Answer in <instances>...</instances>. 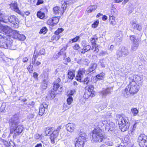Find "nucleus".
Here are the masks:
<instances>
[{
	"label": "nucleus",
	"instance_id": "nucleus-3",
	"mask_svg": "<svg viewBox=\"0 0 147 147\" xmlns=\"http://www.w3.org/2000/svg\"><path fill=\"white\" fill-rule=\"evenodd\" d=\"M92 140L95 142L102 141L104 137L102 130L99 127L95 129L92 131Z\"/></svg>",
	"mask_w": 147,
	"mask_h": 147
},
{
	"label": "nucleus",
	"instance_id": "nucleus-38",
	"mask_svg": "<svg viewBox=\"0 0 147 147\" xmlns=\"http://www.w3.org/2000/svg\"><path fill=\"white\" fill-rule=\"evenodd\" d=\"M37 16L38 18L42 19L45 16V13L40 11H38L37 13Z\"/></svg>",
	"mask_w": 147,
	"mask_h": 147
},
{
	"label": "nucleus",
	"instance_id": "nucleus-37",
	"mask_svg": "<svg viewBox=\"0 0 147 147\" xmlns=\"http://www.w3.org/2000/svg\"><path fill=\"white\" fill-rule=\"evenodd\" d=\"M105 74L102 72L97 75L96 76V77L99 80H103L105 77Z\"/></svg>",
	"mask_w": 147,
	"mask_h": 147
},
{
	"label": "nucleus",
	"instance_id": "nucleus-52",
	"mask_svg": "<svg viewBox=\"0 0 147 147\" xmlns=\"http://www.w3.org/2000/svg\"><path fill=\"white\" fill-rule=\"evenodd\" d=\"M92 50H94V51L96 52H98L99 51L98 47H96V45H94L92 46Z\"/></svg>",
	"mask_w": 147,
	"mask_h": 147
},
{
	"label": "nucleus",
	"instance_id": "nucleus-24",
	"mask_svg": "<svg viewBox=\"0 0 147 147\" xmlns=\"http://www.w3.org/2000/svg\"><path fill=\"white\" fill-rule=\"evenodd\" d=\"M113 91L112 88H108L106 90H103L101 92V94L104 96L110 93Z\"/></svg>",
	"mask_w": 147,
	"mask_h": 147
},
{
	"label": "nucleus",
	"instance_id": "nucleus-40",
	"mask_svg": "<svg viewBox=\"0 0 147 147\" xmlns=\"http://www.w3.org/2000/svg\"><path fill=\"white\" fill-rule=\"evenodd\" d=\"M97 66V64L96 63H93L91 65L90 67L89 68V71L92 72L96 68Z\"/></svg>",
	"mask_w": 147,
	"mask_h": 147
},
{
	"label": "nucleus",
	"instance_id": "nucleus-28",
	"mask_svg": "<svg viewBox=\"0 0 147 147\" xmlns=\"http://www.w3.org/2000/svg\"><path fill=\"white\" fill-rule=\"evenodd\" d=\"M73 3V1H72V0H71L69 1H67L66 2H64L62 5V9H63V11H62V13H64V11L66 9L67 4H68L69 3L72 4Z\"/></svg>",
	"mask_w": 147,
	"mask_h": 147
},
{
	"label": "nucleus",
	"instance_id": "nucleus-15",
	"mask_svg": "<svg viewBox=\"0 0 147 147\" xmlns=\"http://www.w3.org/2000/svg\"><path fill=\"white\" fill-rule=\"evenodd\" d=\"M84 140L81 139L77 138L75 140V143L76 147H83L84 146Z\"/></svg>",
	"mask_w": 147,
	"mask_h": 147
},
{
	"label": "nucleus",
	"instance_id": "nucleus-45",
	"mask_svg": "<svg viewBox=\"0 0 147 147\" xmlns=\"http://www.w3.org/2000/svg\"><path fill=\"white\" fill-rule=\"evenodd\" d=\"M47 28L45 27H43L40 30L39 33L45 34L47 32Z\"/></svg>",
	"mask_w": 147,
	"mask_h": 147
},
{
	"label": "nucleus",
	"instance_id": "nucleus-56",
	"mask_svg": "<svg viewBox=\"0 0 147 147\" xmlns=\"http://www.w3.org/2000/svg\"><path fill=\"white\" fill-rule=\"evenodd\" d=\"M42 135H40L38 134H36L35 136L34 137L35 139H40L42 138Z\"/></svg>",
	"mask_w": 147,
	"mask_h": 147
},
{
	"label": "nucleus",
	"instance_id": "nucleus-4",
	"mask_svg": "<svg viewBox=\"0 0 147 147\" xmlns=\"http://www.w3.org/2000/svg\"><path fill=\"white\" fill-rule=\"evenodd\" d=\"M139 89V86L134 82L130 83L125 89V91L128 95L129 93L134 94L137 93Z\"/></svg>",
	"mask_w": 147,
	"mask_h": 147
},
{
	"label": "nucleus",
	"instance_id": "nucleus-21",
	"mask_svg": "<svg viewBox=\"0 0 147 147\" xmlns=\"http://www.w3.org/2000/svg\"><path fill=\"white\" fill-rule=\"evenodd\" d=\"M9 5L10 8L12 10H14L18 13L20 12V11L17 7V5L16 2H15L13 3L12 2Z\"/></svg>",
	"mask_w": 147,
	"mask_h": 147
},
{
	"label": "nucleus",
	"instance_id": "nucleus-13",
	"mask_svg": "<svg viewBox=\"0 0 147 147\" xmlns=\"http://www.w3.org/2000/svg\"><path fill=\"white\" fill-rule=\"evenodd\" d=\"M59 21V18L57 17H54L49 19L47 21V24L51 26H55Z\"/></svg>",
	"mask_w": 147,
	"mask_h": 147
},
{
	"label": "nucleus",
	"instance_id": "nucleus-48",
	"mask_svg": "<svg viewBox=\"0 0 147 147\" xmlns=\"http://www.w3.org/2000/svg\"><path fill=\"white\" fill-rule=\"evenodd\" d=\"M47 84L45 80L43 81V83L41 85V88L43 89H45L47 88Z\"/></svg>",
	"mask_w": 147,
	"mask_h": 147
},
{
	"label": "nucleus",
	"instance_id": "nucleus-12",
	"mask_svg": "<svg viewBox=\"0 0 147 147\" xmlns=\"http://www.w3.org/2000/svg\"><path fill=\"white\" fill-rule=\"evenodd\" d=\"M66 49V47H65L63 48L59 52L53 55V59L54 60L57 59L61 56H62L63 58L65 57H66V53L65 51Z\"/></svg>",
	"mask_w": 147,
	"mask_h": 147
},
{
	"label": "nucleus",
	"instance_id": "nucleus-2",
	"mask_svg": "<svg viewBox=\"0 0 147 147\" xmlns=\"http://www.w3.org/2000/svg\"><path fill=\"white\" fill-rule=\"evenodd\" d=\"M61 126H58L56 130L53 131L52 134L51 129L47 127L46 128L45 134L46 136H47L50 135V138L51 142L52 144H54L55 140H56V138L59 132L61 129Z\"/></svg>",
	"mask_w": 147,
	"mask_h": 147
},
{
	"label": "nucleus",
	"instance_id": "nucleus-51",
	"mask_svg": "<svg viewBox=\"0 0 147 147\" xmlns=\"http://www.w3.org/2000/svg\"><path fill=\"white\" fill-rule=\"evenodd\" d=\"M135 77V81L138 83L140 82L142 79V78L139 76H136Z\"/></svg>",
	"mask_w": 147,
	"mask_h": 147
},
{
	"label": "nucleus",
	"instance_id": "nucleus-41",
	"mask_svg": "<svg viewBox=\"0 0 147 147\" xmlns=\"http://www.w3.org/2000/svg\"><path fill=\"white\" fill-rule=\"evenodd\" d=\"M4 17L3 18L2 22L5 23H7L9 22V20H8V16L6 15V14H4Z\"/></svg>",
	"mask_w": 147,
	"mask_h": 147
},
{
	"label": "nucleus",
	"instance_id": "nucleus-18",
	"mask_svg": "<svg viewBox=\"0 0 147 147\" xmlns=\"http://www.w3.org/2000/svg\"><path fill=\"white\" fill-rule=\"evenodd\" d=\"M1 29L2 31L7 34H11L12 30L11 28L7 26H1Z\"/></svg>",
	"mask_w": 147,
	"mask_h": 147
},
{
	"label": "nucleus",
	"instance_id": "nucleus-49",
	"mask_svg": "<svg viewBox=\"0 0 147 147\" xmlns=\"http://www.w3.org/2000/svg\"><path fill=\"white\" fill-rule=\"evenodd\" d=\"M98 23L99 21L98 20H96L92 24V27L94 28H96L98 24Z\"/></svg>",
	"mask_w": 147,
	"mask_h": 147
},
{
	"label": "nucleus",
	"instance_id": "nucleus-7",
	"mask_svg": "<svg viewBox=\"0 0 147 147\" xmlns=\"http://www.w3.org/2000/svg\"><path fill=\"white\" fill-rule=\"evenodd\" d=\"M130 38L132 43L130 51L133 52L137 49L139 45L140 40L133 35L131 36Z\"/></svg>",
	"mask_w": 147,
	"mask_h": 147
},
{
	"label": "nucleus",
	"instance_id": "nucleus-58",
	"mask_svg": "<svg viewBox=\"0 0 147 147\" xmlns=\"http://www.w3.org/2000/svg\"><path fill=\"white\" fill-rule=\"evenodd\" d=\"M79 38V36H77L73 39L71 40L72 42H77Z\"/></svg>",
	"mask_w": 147,
	"mask_h": 147
},
{
	"label": "nucleus",
	"instance_id": "nucleus-6",
	"mask_svg": "<svg viewBox=\"0 0 147 147\" xmlns=\"http://www.w3.org/2000/svg\"><path fill=\"white\" fill-rule=\"evenodd\" d=\"M98 126L99 127H102L103 126H105L106 129L111 131H112L114 129L115 126V123L110 121H101L98 123Z\"/></svg>",
	"mask_w": 147,
	"mask_h": 147
},
{
	"label": "nucleus",
	"instance_id": "nucleus-55",
	"mask_svg": "<svg viewBox=\"0 0 147 147\" xmlns=\"http://www.w3.org/2000/svg\"><path fill=\"white\" fill-rule=\"evenodd\" d=\"M45 50L43 49H41L38 53V54L39 55H44L45 54Z\"/></svg>",
	"mask_w": 147,
	"mask_h": 147
},
{
	"label": "nucleus",
	"instance_id": "nucleus-34",
	"mask_svg": "<svg viewBox=\"0 0 147 147\" xmlns=\"http://www.w3.org/2000/svg\"><path fill=\"white\" fill-rule=\"evenodd\" d=\"M54 13L55 15L59 14L60 12L62 13V11L60 10V7L58 6L54 7L53 9Z\"/></svg>",
	"mask_w": 147,
	"mask_h": 147
},
{
	"label": "nucleus",
	"instance_id": "nucleus-42",
	"mask_svg": "<svg viewBox=\"0 0 147 147\" xmlns=\"http://www.w3.org/2000/svg\"><path fill=\"white\" fill-rule=\"evenodd\" d=\"M131 112L132 113L133 115L136 116L138 113V111L137 109L136 108H132L131 109Z\"/></svg>",
	"mask_w": 147,
	"mask_h": 147
},
{
	"label": "nucleus",
	"instance_id": "nucleus-31",
	"mask_svg": "<svg viewBox=\"0 0 147 147\" xmlns=\"http://www.w3.org/2000/svg\"><path fill=\"white\" fill-rule=\"evenodd\" d=\"M147 140V136L144 134H140L138 137V142L142 141H145Z\"/></svg>",
	"mask_w": 147,
	"mask_h": 147
},
{
	"label": "nucleus",
	"instance_id": "nucleus-54",
	"mask_svg": "<svg viewBox=\"0 0 147 147\" xmlns=\"http://www.w3.org/2000/svg\"><path fill=\"white\" fill-rule=\"evenodd\" d=\"M105 61L103 59L100 60V62L101 63V65L102 67H105Z\"/></svg>",
	"mask_w": 147,
	"mask_h": 147
},
{
	"label": "nucleus",
	"instance_id": "nucleus-53",
	"mask_svg": "<svg viewBox=\"0 0 147 147\" xmlns=\"http://www.w3.org/2000/svg\"><path fill=\"white\" fill-rule=\"evenodd\" d=\"M49 94L51 98H53L55 97V94L54 91H51L49 92Z\"/></svg>",
	"mask_w": 147,
	"mask_h": 147
},
{
	"label": "nucleus",
	"instance_id": "nucleus-35",
	"mask_svg": "<svg viewBox=\"0 0 147 147\" xmlns=\"http://www.w3.org/2000/svg\"><path fill=\"white\" fill-rule=\"evenodd\" d=\"M63 31V29L62 28H59L55 32V34L56 35L55 37L56 40H58L59 39V37L58 35L59 34Z\"/></svg>",
	"mask_w": 147,
	"mask_h": 147
},
{
	"label": "nucleus",
	"instance_id": "nucleus-10",
	"mask_svg": "<svg viewBox=\"0 0 147 147\" xmlns=\"http://www.w3.org/2000/svg\"><path fill=\"white\" fill-rule=\"evenodd\" d=\"M10 128H13V126L17 125L19 123V118L17 115L13 116L10 120Z\"/></svg>",
	"mask_w": 147,
	"mask_h": 147
},
{
	"label": "nucleus",
	"instance_id": "nucleus-22",
	"mask_svg": "<svg viewBox=\"0 0 147 147\" xmlns=\"http://www.w3.org/2000/svg\"><path fill=\"white\" fill-rule=\"evenodd\" d=\"M34 54L35 53H34L33 57L32 59V63L34 67L38 66L41 64V63L39 61L36 60L37 57Z\"/></svg>",
	"mask_w": 147,
	"mask_h": 147
},
{
	"label": "nucleus",
	"instance_id": "nucleus-61",
	"mask_svg": "<svg viewBox=\"0 0 147 147\" xmlns=\"http://www.w3.org/2000/svg\"><path fill=\"white\" fill-rule=\"evenodd\" d=\"M4 14H3L1 13H0V22H2L3 18L4 17Z\"/></svg>",
	"mask_w": 147,
	"mask_h": 147
},
{
	"label": "nucleus",
	"instance_id": "nucleus-32",
	"mask_svg": "<svg viewBox=\"0 0 147 147\" xmlns=\"http://www.w3.org/2000/svg\"><path fill=\"white\" fill-rule=\"evenodd\" d=\"M91 77L90 76H88L87 77L85 78L84 80L82 81H81V82H82L84 84L87 85L88 83L91 81L90 79Z\"/></svg>",
	"mask_w": 147,
	"mask_h": 147
},
{
	"label": "nucleus",
	"instance_id": "nucleus-50",
	"mask_svg": "<svg viewBox=\"0 0 147 147\" xmlns=\"http://www.w3.org/2000/svg\"><path fill=\"white\" fill-rule=\"evenodd\" d=\"M74 50L79 51L80 49V47L78 44H76L73 47Z\"/></svg>",
	"mask_w": 147,
	"mask_h": 147
},
{
	"label": "nucleus",
	"instance_id": "nucleus-16",
	"mask_svg": "<svg viewBox=\"0 0 147 147\" xmlns=\"http://www.w3.org/2000/svg\"><path fill=\"white\" fill-rule=\"evenodd\" d=\"M48 107V105L45 103H43L40 105V107L39 114V115L42 116L43 114L45 111V109Z\"/></svg>",
	"mask_w": 147,
	"mask_h": 147
},
{
	"label": "nucleus",
	"instance_id": "nucleus-5",
	"mask_svg": "<svg viewBox=\"0 0 147 147\" xmlns=\"http://www.w3.org/2000/svg\"><path fill=\"white\" fill-rule=\"evenodd\" d=\"M12 40H8L5 37H3L0 33V47L12 49Z\"/></svg>",
	"mask_w": 147,
	"mask_h": 147
},
{
	"label": "nucleus",
	"instance_id": "nucleus-23",
	"mask_svg": "<svg viewBox=\"0 0 147 147\" xmlns=\"http://www.w3.org/2000/svg\"><path fill=\"white\" fill-rule=\"evenodd\" d=\"M111 13L113 14L112 16H109V19L110 21V24L113 26H114L116 24V22L115 20V17L113 16L114 15V11L113 10H112L111 11Z\"/></svg>",
	"mask_w": 147,
	"mask_h": 147
},
{
	"label": "nucleus",
	"instance_id": "nucleus-39",
	"mask_svg": "<svg viewBox=\"0 0 147 147\" xmlns=\"http://www.w3.org/2000/svg\"><path fill=\"white\" fill-rule=\"evenodd\" d=\"M145 141H143L138 142L141 147H147V140Z\"/></svg>",
	"mask_w": 147,
	"mask_h": 147
},
{
	"label": "nucleus",
	"instance_id": "nucleus-59",
	"mask_svg": "<svg viewBox=\"0 0 147 147\" xmlns=\"http://www.w3.org/2000/svg\"><path fill=\"white\" fill-rule=\"evenodd\" d=\"M106 145L109 146H111L113 144V142L111 141H109L106 142Z\"/></svg>",
	"mask_w": 147,
	"mask_h": 147
},
{
	"label": "nucleus",
	"instance_id": "nucleus-60",
	"mask_svg": "<svg viewBox=\"0 0 147 147\" xmlns=\"http://www.w3.org/2000/svg\"><path fill=\"white\" fill-rule=\"evenodd\" d=\"M1 140L2 142H3L4 143V144L5 145H7V144H8V142L6 141V140H5L4 139H1Z\"/></svg>",
	"mask_w": 147,
	"mask_h": 147
},
{
	"label": "nucleus",
	"instance_id": "nucleus-20",
	"mask_svg": "<svg viewBox=\"0 0 147 147\" xmlns=\"http://www.w3.org/2000/svg\"><path fill=\"white\" fill-rule=\"evenodd\" d=\"M131 27L134 29H136L140 31L142 29L141 25H139L136 22L134 21H132L130 22Z\"/></svg>",
	"mask_w": 147,
	"mask_h": 147
},
{
	"label": "nucleus",
	"instance_id": "nucleus-19",
	"mask_svg": "<svg viewBox=\"0 0 147 147\" xmlns=\"http://www.w3.org/2000/svg\"><path fill=\"white\" fill-rule=\"evenodd\" d=\"M75 127V124L72 123H68L66 125V128L67 130L71 132L74 131Z\"/></svg>",
	"mask_w": 147,
	"mask_h": 147
},
{
	"label": "nucleus",
	"instance_id": "nucleus-63",
	"mask_svg": "<svg viewBox=\"0 0 147 147\" xmlns=\"http://www.w3.org/2000/svg\"><path fill=\"white\" fill-rule=\"evenodd\" d=\"M28 60V59L27 57H25L23 58L22 59V61L24 63H25L27 62Z\"/></svg>",
	"mask_w": 147,
	"mask_h": 147
},
{
	"label": "nucleus",
	"instance_id": "nucleus-17",
	"mask_svg": "<svg viewBox=\"0 0 147 147\" xmlns=\"http://www.w3.org/2000/svg\"><path fill=\"white\" fill-rule=\"evenodd\" d=\"M85 71L84 69H80L78 71V74L77 75V80L78 81H80L81 80V78L83 77V76L85 74Z\"/></svg>",
	"mask_w": 147,
	"mask_h": 147
},
{
	"label": "nucleus",
	"instance_id": "nucleus-30",
	"mask_svg": "<svg viewBox=\"0 0 147 147\" xmlns=\"http://www.w3.org/2000/svg\"><path fill=\"white\" fill-rule=\"evenodd\" d=\"M20 34L17 31L12 30L10 34V35L12 36L13 38L17 39L18 38V36L20 35Z\"/></svg>",
	"mask_w": 147,
	"mask_h": 147
},
{
	"label": "nucleus",
	"instance_id": "nucleus-11",
	"mask_svg": "<svg viewBox=\"0 0 147 147\" xmlns=\"http://www.w3.org/2000/svg\"><path fill=\"white\" fill-rule=\"evenodd\" d=\"M129 53L127 49L122 47L120 51H118L117 52V55L118 57L120 58L122 57H125L129 54Z\"/></svg>",
	"mask_w": 147,
	"mask_h": 147
},
{
	"label": "nucleus",
	"instance_id": "nucleus-47",
	"mask_svg": "<svg viewBox=\"0 0 147 147\" xmlns=\"http://www.w3.org/2000/svg\"><path fill=\"white\" fill-rule=\"evenodd\" d=\"M73 100L72 97L71 96H69L67 99V104L68 105H70Z\"/></svg>",
	"mask_w": 147,
	"mask_h": 147
},
{
	"label": "nucleus",
	"instance_id": "nucleus-57",
	"mask_svg": "<svg viewBox=\"0 0 147 147\" xmlns=\"http://www.w3.org/2000/svg\"><path fill=\"white\" fill-rule=\"evenodd\" d=\"M28 70L30 72H32L33 70V66H32L30 65L27 68Z\"/></svg>",
	"mask_w": 147,
	"mask_h": 147
},
{
	"label": "nucleus",
	"instance_id": "nucleus-29",
	"mask_svg": "<svg viewBox=\"0 0 147 147\" xmlns=\"http://www.w3.org/2000/svg\"><path fill=\"white\" fill-rule=\"evenodd\" d=\"M79 137L78 138L81 139L83 140H85L86 137V133L83 131H81L79 134Z\"/></svg>",
	"mask_w": 147,
	"mask_h": 147
},
{
	"label": "nucleus",
	"instance_id": "nucleus-26",
	"mask_svg": "<svg viewBox=\"0 0 147 147\" xmlns=\"http://www.w3.org/2000/svg\"><path fill=\"white\" fill-rule=\"evenodd\" d=\"M75 71L73 70H68V77L69 78L73 79L75 77Z\"/></svg>",
	"mask_w": 147,
	"mask_h": 147
},
{
	"label": "nucleus",
	"instance_id": "nucleus-9",
	"mask_svg": "<svg viewBox=\"0 0 147 147\" xmlns=\"http://www.w3.org/2000/svg\"><path fill=\"white\" fill-rule=\"evenodd\" d=\"M9 22L12 23L13 26L15 28H18L19 27V21L18 18L14 15H11L8 17Z\"/></svg>",
	"mask_w": 147,
	"mask_h": 147
},
{
	"label": "nucleus",
	"instance_id": "nucleus-8",
	"mask_svg": "<svg viewBox=\"0 0 147 147\" xmlns=\"http://www.w3.org/2000/svg\"><path fill=\"white\" fill-rule=\"evenodd\" d=\"M13 128H11V131H12L13 133V137L15 138L17 136H18L22 132L23 128L22 126L16 125L13 126Z\"/></svg>",
	"mask_w": 147,
	"mask_h": 147
},
{
	"label": "nucleus",
	"instance_id": "nucleus-43",
	"mask_svg": "<svg viewBox=\"0 0 147 147\" xmlns=\"http://www.w3.org/2000/svg\"><path fill=\"white\" fill-rule=\"evenodd\" d=\"M98 40V38L96 37H94L93 38H91L90 39V41L92 43V44L94 45H96V42Z\"/></svg>",
	"mask_w": 147,
	"mask_h": 147
},
{
	"label": "nucleus",
	"instance_id": "nucleus-64",
	"mask_svg": "<svg viewBox=\"0 0 147 147\" xmlns=\"http://www.w3.org/2000/svg\"><path fill=\"white\" fill-rule=\"evenodd\" d=\"M38 76V74L36 72H34L33 74V76L34 78H36Z\"/></svg>",
	"mask_w": 147,
	"mask_h": 147
},
{
	"label": "nucleus",
	"instance_id": "nucleus-25",
	"mask_svg": "<svg viewBox=\"0 0 147 147\" xmlns=\"http://www.w3.org/2000/svg\"><path fill=\"white\" fill-rule=\"evenodd\" d=\"M94 96L93 92H88L85 90L84 97L86 99H88L90 97H92Z\"/></svg>",
	"mask_w": 147,
	"mask_h": 147
},
{
	"label": "nucleus",
	"instance_id": "nucleus-1",
	"mask_svg": "<svg viewBox=\"0 0 147 147\" xmlns=\"http://www.w3.org/2000/svg\"><path fill=\"white\" fill-rule=\"evenodd\" d=\"M116 119L118 121L119 127L122 131H125L128 129L129 124L127 118H124L122 116L117 115L116 116Z\"/></svg>",
	"mask_w": 147,
	"mask_h": 147
},
{
	"label": "nucleus",
	"instance_id": "nucleus-44",
	"mask_svg": "<svg viewBox=\"0 0 147 147\" xmlns=\"http://www.w3.org/2000/svg\"><path fill=\"white\" fill-rule=\"evenodd\" d=\"M17 38L20 40L24 41L26 37L23 34H20V35L18 36V38Z\"/></svg>",
	"mask_w": 147,
	"mask_h": 147
},
{
	"label": "nucleus",
	"instance_id": "nucleus-14",
	"mask_svg": "<svg viewBox=\"0 0 147 147\" xmlns=\"http://www.w3.org/2000/svg\"><path fill=\"white\" fill-rule=\"evenodd\" d=\"M61 81L60 79L59 78H58L54 82V85L53 87V89L54 91H57V90H59V92H61V87H60L59 90V88L60 87L59 85V84Z\"/></svg>",
	"mask_w": 147,
	"mask_h": 147
},
{
	"label": "nucleus",
	"instance_id": "nucleus-36",
	"mask_svg": "<svg viewBox=\"0 0 147 147\" xmlns=\"http://www.w3.org/2000/svg\"><path fill=\"white\" fill-rule=\"evenodd\" d=\"M85 90L88 92H94L93 90L94 88L93 86L92 85H88L87 86L85 87Z\"/></svg>",
	"mask_w": 147,
	"mask_h": 147
},
{
	"label": "nucleus",
	"instance_id": "nucleus-62",
	"mask_svg": "<svg viewBox=\"0 0 147 147\" xmlns=\"http://www.w3.org/2000/svg\"><path fill=\"white\" fill-rule=\"evenodd\" d=\"M43 2V0H38L36 3V5H39L42 3Z\"/></svg>",
	"mask_w": 147,
	"mask_h": 147
},
{
	"label": "nucleus",
	"instance_id": "nucleus-33",
	"mask_svg": "<svg viewBox=\"0 0 147 147\" xmlns=\"http://www.w3.org/2000/svg\"><path fill=\"white\" fill-rule=\"evenodd\" d=\"M84 42H85L84 41L83 42L82 44V46L83 47V48L82 50L85 51L84 52V53L85 52L89 51L91 48V47L89 45H85V43H84Z\"/></svg>",
	"mask_w": 147,
	"mask_h": 147
},
{
	"label": "nucleus",
	"instance_id": "nucleus-46",
	"mask_svg": "<svg viewBox=\"0 0 147 147\" xmlns=\"http://www.w3.org/2000/svg\"><path fill=\"white\" fill-rule=\"evenodd\" d=\"M137 124V123H135L134 124L133 127H131L130 128V131H131V134H132L133 133V131L134 130L136 127V124Z\"/></svg>",
	"mask_w": 147,
	"mask_h": 147
},
{
	"label": "nucleus",
	"instance_id": "nucleus-27",
	"mask_svg": "<svg viewBox=\"0 0 147 147\" xmlns=\"http://www.w3.org/2000/svg\"><path fill=\"white\" fill-rule=\"evenodd\" d=\"M97 8L96 5H92L88 7L86 10L87 13H90L95 10Z\"/></svg>",
	"mask_w": 147,
	"mask_h": 147
}]
</instances>
